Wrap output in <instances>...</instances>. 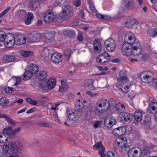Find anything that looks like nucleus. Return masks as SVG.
I'll return each instance as SVG.
<instances>
[{
    "label": "nucleus",
    "mask_w": 157,
    "mask_h": 157,
    "mask_svg": "<svg viewBox=\"0 0 157 157\" xmlns=\"http://www.w3.org/2000/svg\"><path fill=\"white\" fill-rule=\"evenodd\" d=\"M152 85L155 87L157 88V78L153 79Z\"/></svg>",
    "instance_id": "nucleus-61"
},
{
    "label": "nucleus",
    "mask_w": 157,
    "mask_h": 157,
    "mask_svg": "<svg viewBox=\"0 0 157 157\" xmlns=\"http://www.w3.org/2000/svg\"><path fill=\"white\" fill-rule=\"evenodd\" d=\"M14 57L13 56H6L3 57V60L6 62H11L14 59Z\"/></svg>",
    "instance_id": "nucleus-40"
},
{
    "label": "nucleus",
    "mask_w": 157,
    "mask_h": 157,
    "mask_svg": "<svg viewBox=\"0 0 157 157\" xmlns=\"http://www.w3.org/2000/svg\"><path fill=\"white\" fill-rule=\"evenodd\" d=\"M100 121H96L94 125V128H98L100 125Z\"/></svg>",
    "instance_id": "nucleus-60"
},
{
    "label": "nucleus",
    "mask_w": 157,
    "mask_h": 157,
    "mask_svg": "<svg viewBox=\"0 0 157 157\" xmlns=\"http://www.w3.org/2000/svg\"><path fill=\"white\" fill-rule=\"evenodd\" d=\"M128 10H132L134 7V2L133 0H129L126 5Z\"/></svg>",
    "instance_id": "nucleus-42"
},
{
    "label": "nucleus",
    "mask_w": 157,
    "mask_h": 157,
    "mask_svg": "<svg viewBox=\"0 0 157 157\" xmlns=\"http://www.w3.org/2000/svg\"><path fill=\"white\" fill-rule=\"evenodd\" d=\"M93 82V80L92 79H89L87 82L86 86L89 87L90 89L91 90L94 89Z\"/></svg>",
    "instance_id": "nucleus-43"
},
{
    "label": "nucleus",
    "mask_w": 157,
    "mask_h": 157,
    "mask_svg": "<svg viewBox=\"0 0 157 157\" xmlns=\"http://www.w3.org/2000/svg\"><path fill=\"white\" fill-rule=\"evenodd\" d=\"M16 83L14 85V86H17L19 84L21 81V79L20 77H16Z\"/></svg>",
    "instance_id": "nucleus-58"
},
{
    "label": "nucleus",
    "mask_w": 157,
    "mask_h": 157,
    "mask_svg": "<svg viewBox=\"0 0 157 157\" xmlns=\"http://www.w3.org/2000/svg\"><path fill=\"white\" fill-rule=\"evenodd\" d=\"M115 143L116 144L118 145L119 147H122L127 145V140L125 137H119L116 138Z\"/></svg>",
    "instance_id": "nucleus-19"
},
{
    "label": "nucleus",
    "mask_w": 157,
    "mask_h": 157,
    "mask_svg": "<svg viewBox=\"0 0 157 157\" xmlns=\"http://www.w3.org/2000/svg\"><path fill=\"white\" fill-rule=\"evenodd\" d=\"M14 36L15 44L17 45H21L25 42L26 38L22 34H17L15 35Z\"/></svg>",
    "instance_id": "nucleus-16"
},
{
    "label": "nucleus",
    "mask_w": 157,
    "mask_h": 157,
    "mask_svg": "<svg viewBox=\"0 0 157 157\" xmlns=\"http://www.w3.org/2000/svg\"><path fill=\"white\" fill-rule=\"evenodd\" d=\"M122 127H118L114 129L113 132V134L115 136H118L124 135L125 132H121L123 130Z\"/></svg>",
    "instance_id": "nucleus-25"
},
{
    "label": "nucleus",
    "mask_w": 157,
    "mask_h": 157,
    "mask_svg": "<svg viewBox=\"0 0 157 157\" xmlns=\"http://www.w3.org/2000/svg\"><path fill=\"white\" fill-rule=\"evenodd\" d=\"M93 148L94 150H99V153L101 157H105V155L104 154L105 148L101 142H100L94 145L93 146Z\"/></svg>",
    "instance_id": "nucleus-14"
},
{
    "label": "nucleus",
    "mask_w": 157,
    "mask_h": 157,
    "mask_svg": "<svg viewBox=\"0 0 157 157\" xmlns=\"http://www.w3.org/2000/svg\"><path fill=\"white\" fill-rule=\"evenodd\" d=\"M36 109L35 107L33 108L27 110L26 113L28 114L30 113L34 112L36 110Z\"/></svg>",
    "instance_id": "nucleus-59"
},
{
    "label": "nucleus",
    "mask_w": 157,
    "mask_h": 157,
    "mask_svg": "<svg viewBox=\"0 0 157 157\" xmlns=\"http://www.w3.org/2000/svg\"><path fill=\"white\" fill-rule=\"evenodd\" d=\"M136 40L135 35L131 33H126L124 36V42L131 45Z\"/></svg>",
    "instance_id": "nucleus-17"
},
{
    "label": "nucleus",
    "mask_w": 157,
    "mask_h": 157,
    "mask_svg": "<svg viewBox=\"0 0 157 157\" xmlns=\"http://www.w3.org/2000/svg\"><path fill=\"white\" fill-rule=\"evenodd\" d=\"M33 74V73L30 70L26 71L23 75V80H26L30 79Z\"/></svg>",
    "instance_id": "nucleus-31"
},
{
    "label": "nucleus",
    "mask_w": 157,
    "mask_h": 157,
    "mask_svg": "<svg viewBox=\"0 0 157 157\" xmlns=\"http://www.w3.org/2000/svg\"><path fill=\"white\" fill-rule=\"evenodd\" d=\"M124 71H121L120 72V77L117 78L118 82L116 84L117 87L120 89H121V87L124 85L122 81L128 80V78L125 75H123Z\"/></svg>",
    "instance_id": "nucleus-13"
},
{
    "label": "nucleus",
    "mask_w": 157,
    "mask_h": 157,
    "mask_svg": "<svg viewBox=\"0 0 157 157\" xmlns=\"http://www.w3.org/2000/svg\"><path fill=\"white\" fill-rule=\"evenodd\" d=\"M135 96V94L133 92L130 93L128 95V97L131 99H133Z\"/></svg>",
    "instance_id": "nucleus-62"
},
{
    "label": "nucleus",
    "mask_w": 157,
    "mask_h": 157,
    "mask_svg": "<svg viewBox=\"0 0 157 157\" xmlns=\"http://www.w3.org/2000/svg\"><path fill=\"white\" fill-rule=\"evenodd\" d=\"M110 107L109 101L105 99L100 100L96 103V112L102 113L107 111Z\"/></svg>",
    "instance_id": "nucleus-2"
},
{
    "label": "nucleus",
    "mask_w": 157,
    "mask_h": 157,
    "mask_svg": "<svg viewBox=\"0 0 157 157\" xmlns=\"http://www.w3.org/2000/svg\"><path fill=\"white\" fill-rule=\"evenodd\" d=\"M38 124L40 126L46 127H50V125L49 124L42 121L38 122Z\"/></svg>",
    "instance_id": "nucleus-47"
},
{
    "label": "nucleus",
    "mask_w": 157,
    "mask_h": 157,
    "mask_svg": "<svg viewBox=\"0 0 157 157\" xmlns=\"http://www.w3.org/2000/svg\"><path fill=\"white\" fill-rule=\"evenodd\" d=\"M116 120L114 117L107 118L104 120L105 125L108 127H112L115 124Z\"/></svg>",
    "instance_id": "nucleus-22"
},
{
    "label": "nucleus",
    "mask_w": 157,
    "mask_h": 157,
    "mask_svg": "<svg viewBox=\"0 0 157 157\" xmlns=\"http://www.w3.org/2000/svg\"><path fill=\"white\" fill-rule=\"evenodd\" d=\"M5 45L6 47L8 48H11L15 44V36L11 33L8 34L6 35V37L5 41Z\"/></svg>",
    "instance_id": "nucleus-8"
},
{
    "label": "nucleus",
    "mask_w": 157,
    "mask_h": 157,
    "mask_svg": "<svg viewBox=\"0 0 157 157\" xmlns=\"http://www.w3.org/2000/svg\"><path fill=\"white\" fill-rule=\"evenodd\" d=\"M9 102L8 99L6 98H2L0 99V105L2 107L7 106Z\"/></svg>",
    "instance_id": "nucleus-37"
},
{
    "label": "nucleus",
    "mask_w": 157,
    "mask_h": 157,
    "mask_svg": "<svg viewBox=\"0 0 157 157\" xmlns=\"http://www.w3.org/2000/svg\"><path fill=\"white\" fill-rule=\"evenodd\" d=\"M61 86L59 87V91L61 92L66 91L68 88L66 82L63 80H62L61 82Z\"/></svg>",
    "instance_id": "nucleus-30"
},
{
    "label": "nucleus",
    "mask_w": 157,
    "mask_h": 157,
    "mask_svg": "<svg viewBox=\"0 0 157 157\" xmlns=\"http://www.w3.org/2000/svg\"><path fill=\"white\" fill-rule=\"evenodd\" d=\"M122 49L125 54L129 55L132 53V49L130 46V44L125 42L122 45Z\"/></svg>",
    "instance_id": "nucleus-18"
},
{
    "label": "nucleus",
    "mask_w": 157,
    "mask_h": 157,
    "mask_svg": "<svg viewBox=\"0 0 157 157\" xmlns=\"http://www.w3.org/2000/svg\"><path fill=\"white\" fill-rule=\"evenodd\" d=\"M6 121L8 122V123L12 125H15V124L13 120H12L10 118L8 117V116L6 119Z\"/></svg>",
    "instance_id": "nucleus-52"
},
{
    "label": "nucleus",
    "mask_w": 157,
    "mask_h": 157,
    "mask_svg": "<svg viewBox=\"0 0 157 157\" xmlns=\"http://www.w3.org/2000/svg\"><path fill=\"white\" fill-rule=\"evenodd\" d=\"M141 81L145 83H149L153 80L154 77L153 74L149 71H144L140 74Z\"/></svg>",
    "instance_id": "nucleus-4"
},
{
    "label": "nucleus",
    "mask_w": 157,
    "mask_h": 157,
    "mask_svg": "<svg viewBox=\"0 0 157 157\" xmlns=\"http://www.w3.org/2000/svg\"><path fill=\"white\" fill-rule=\"evenodd\" d=\"M63 33L65 35L71 37L74 36L75 34V32L71 30H65L63 31Z\"/></svg>",
    "instance_id": "nucleus-36"
},
{
    "label": "nucleus",
    "mask_w": 157,
    "mask_h": 157,
    "mask_svg": "<svg viewBox=\"0 0 157 157\" xmlns=\"http://www.w3.org/2000/svg\"><path fill=\"white\" fill-rule=\"evenodd\" d=\"M29 68L33 74L36 73L38 70V67L37 66L33 63H31L30 64Z\"/></svg>",
    "instance_id": "nucleus-34"
},
{
    "label": "nucleus",
    "mask_w": 157,
    "mask_h": 157,
    "mask_svg": "<svg viewBox=\"0 0 157 157\" xmlns=\"http://www.w3.org/2000/svg\"><path fill=\"white\" fill-rule=\"evenodd\" d=\"M26 101L28 103L31 105L35 106H39L40 105L39 104H38L37 101L29 98H26Z\"/></svg>",
    "instance_id": "nucleus-39"
},
{
    "label": "nucleus",
    "mask_w": 157,
    "mask_h": 157,
    "mask_svg": "<svg viewBox=\"0 0 157 157\" xmlns=\"http://www.w3.org/2000/svg\"><path fill=\"white\" fill-rule=\"evenodd\" d=\"M34 17V15L33 13L31 12L28 13L27 18L25 21V24L26 25L30 24Z\"/></svg>",
    "instance_id": "nucleus-27"
},
{
    "label": "nucleus",
    "mask_w": 157,
    "mask_h": 157,
    "mask_svg": "<svg viewBox=\"0 0 157 157\" xmlns=\"http://www.w3.org/2000/svg\"><path fill=\"white\" fill-rule=\"evenodd\" d=\"M21 128L20 127H19L16 128H15L13 130H12V135L13 136L16 134L17 133L21 130Z\"/></svg>",
    "instance_id": "nucleus-57"
},
{
    "label": "nucleus",
    "mask_w": 157,
    "mask_h": 157,
    "mask_svg": "<svg viewBox=\"0 0 157 157\" xmlns=\"http://www.w3.org/2000/svg\"><path fill=\"white\" fill-rule=\"evenodd\" d=\"M54 16L51 10H48L46 14L44 16V22L47 24H50L54 21Z\"/></svg>",
    "instance_id": "nucleus-11"
},
{
    "label": "nucleus",
    "mask_w": 157,
    "mask_h": 157,
    "mask_svg": "<svg viewBox=\"0 0 157 157\" xmlns=\"http://www.w3.org/2000/svg\"><path fill=\"white\" fill-rule=\"evenodd\" d=\"M130 148L128 145H126L122 147H119V150L120 152L123 154H128V152L129 151Z\"/></svg>",
    "instance_id": "nucleus-26"
},
{
    "label": "nucleus",
    "mask_w": 157,
    "mask_h": 157,
    "mask_svg": "<svg viewBox=\"0 0 157 157\" xmlns=\"http://www.w3.org/2000/svg\"><path fill=\"white\" fill-rule=\"evenodd\" d=\"M106 157H114V153L112 152H109L106 155Z\"/></svg>",
    "instance_id": "nucleus-64"
},
{
    "label": "nucleus",
    "mask_w": 157,
    "mask_h": 157,
    "mask_svg": "<svg viewBox=\"0 0 157 157\" xmlns=\"http://www.w3.org/2000/svg\"><path fill=\"white\" fill-rule=\"evenodd\" d=\"M45 37L47 39L50 40L53 37V36L52 33L48 32L45 33Z\"/></svg>",
    "instance_id": "nucleus-49"
},
{
    "label": "nucleus",
    "mask_w": 157,
    "mask_h": 157,
    "mask_svg": "<svg viewBox=\"0 0 157 157\" xmlns=\"http://www.w3.org/2000/svg\"><path fill=\"white\" fill-rule=\"evenodd\" d=\"M10 7H8L4 11L0 13V18L2 17L4 15H5L8 11L10 10Z\"/></svg>",
    "instance_id": "nucleus-51"
},
{
    "label": "nucleus",
    "mask_w": 157,
    "mask_h": 157,
    "mask_svg": "<svg viewBox=\"0 0 157 157\" xmlns=\"http://www.w3.org/2000/svg\"><path fill=\"white\" fill-rule=\"evenodd\" d=\"M83 107V105L82 103L80 102V100H78L76 102L75 109L76 111L80 112L81 111Z\"/></svg>",
    "instance_id": "nucleus-33"
},
{
    "label": "nucleus",
    "mask_w": 157,
    "mask_h": 157,
    "mask_svg": "<svg viewBox=\"0 0 157 157\" xmlns=\"http://www.w3.org/2000/svg\"><path fill=\"white\" fill-rule=\"evenodd\" d=\"M14 89L11 87L6 88L5 90V92L7 93H11L14 91Z\"/></svg>",
    "instance_id": "nucleus-53"
},
{
    "label": "nucleus",
    "mask_w": 157,
    "mask_h": 157,
    "mask_svg": "<svg viewBox=\"0 0 157 157\" xmlns=\"http://www.w3.org/2000/svg\"><path fill=\"white\" fill-rule=\"evenodd\" d=\"M20 53L25 57L32 56L34 55V53L30 51H25L21 50L20 51Z\"/></svg>",
    "instance_id": "nucleus-29"
},
{
    "label": "nucleus",
    "mask_w": 157,
    "mask_h": 157,
    "mask_svg": "<svg viewBox=\"0 0 157 157\" xmlns=\"http://www.w3.org/2000/svg\"><path fill=\"white\" fill-rule=\"evenodd\" d=\"M148 108V111L149 113H151V110L153 112H157V102H156L155 100L152 98H149Z\"/></svg>",
    "instance_id": "nucleus-15"
},
{
    "label": "nucleus",
    "mask_w": 157,
    "mask_h": 157,
    "mask_svg": "<svg viewBox=\"0 0 157 157\" xmlns=\"http://www.w3.org/2000/svg\"><path fill=\"white\" fill-rule=\"evenodd\" d=\"M6 35L4 32L0 31V41L3 42L5 41Z\"/></svg>",
    "instance_id": "nucleus-46"
},
{
    "label": "nucleus",
    "mask_w": 157,
    "mask_h": 157,
    "mask_svg": "<svg viewBox=\"0 0 157 157\" xmlns=\"http://www.w3.org/2000/svg\"><path fill=\"white\" fill-rule=\"evenodd\" d=\"M37 77L40 80H44H44V79L46 78L47 75V73L44 71H40L37 72Z\"/></svg>",
    "instance_id": "nucleus-24"
},
{
    "label": "nucleus",
    "mask_w": 157,
    "mask_h": 157,
    "mask_svg": "<svg viewBox=\"0 0 157 157\" xmlns=\"http://www.w3.org/2000/svg\"><path fill=\"white\" fill-rule=\"evenodd\" d=\"M136 22V20L132 18L125 22V23L127 26L130 27L133 25Z\"/></svg>",
    "instance_id": "nucleus-41"
},
{
    "label": "nucleus",
    "mask_w": 157,
    "mask_h": 157,
    "mask_svg": "<svg viewBox=\"0 0 157 157\" xmlns=\"http://www.w3.org/2000/svg\"><path fill=\"white\" fill-rule=\"evenodd\" d=\"M7 139H5V136H2L0 135V142L1 143H4L7 141Z\"/></svg>",
    "instance_id": "nucleus-56"
},
{
    "label": "nucleus",
    "mask_w": 157,
    "mask_h": 157,
    "mask_svg": "<svg viewBox=\"0 0 157 157\" xmlns=\"http://www.w3.org/2000/svg\"><path fill=\"white\" fill-rule=\"evenodd\" d=\"M67 113L68 117L70 119L72 120L75 118L74 113L72 110H69Z\"/></svg>",
    "instance_id": "nucleus-48"
},
{
    "label": "nucleus",
    "mask_w": 157,
    "mask_h": 157,
    "mask_svg": "<svg viewBox=\"0 0 157 157\" xmlns=\"http://www.w3.org/2000/svg\"><path fill=\"white\" fill-rule=\"evenodd\" d=\"M73 15L72 8L69 6H65L62 9V11L56 17L57 21L60 23L70 19Z\"/></svg>",
    "instance_id": "nucleus-1"
},
{
    "label": "nucleus",
    "mask_w": 157,
    "mask_h": 157,
    "mask_svg": "<svg viewBox=\"0 0 157 157\" xmlns=\"http://www.w3.org/2000/svg\"><path fill=\"white\" fill-rule=\"evenodd\" d=\"M130 87V86H126L123 88H121V90L124 93H127L129 90V89Z\"/></svg>",
    "instance_id": "nucleus-54"
},
{
    "label": "nucleus",
    "mask_w": 157,
    "mask_h": 157,
    "mask_svg": "<svg viewBox=\"0 0 157 157\" xmlns=\"http://www.w3.org/2000/svg\"><path fill=\"white\" fill-rule=\"evenodd\" d=\"M110 57L108 53L105 52L98 55L96 58L97 62L104 63L108 62Z\"/></svg>",
    "instance_id": "nucleus-10"
},
{
    "label": "nucleus",
    "mask_w": 157,
    "mask_h": 157,
    "mask_svg": "<svg viewBox=\"0 0 157 157\" xmlns=\"http://www.w3.org/2000/svg\"><path fill=\"white\" fill-rule=\"evenodd\" d=\"M130 46L132 49V53L134 55H139L142 52V49L138 41L136 40L132 44L130 45Z\"/></svg>",
    "instance_id": "nucleus-9"
},
{
    "label": "nucleus",
    "mask_w": 157,
    "mask_h": 157,
    "mask_svg": "<svg viewBox=\"0 0 157 157\" xmlns=\"http://www.w3.org/2000/svg\"><path fill=\"white\" fill-rule=\"evenodd\" d=\"M128 157H139L138 151L136 148L130 149L128 154Z\"/></svg>",
    "instance_id": "nucleus-23"
},
{
    "label": "nucleus",
    "mask_w": 157,
    "mask_h": 157,
    "mask_svg": "<svg viewBox=\"0 0 157 157\" xmlns=\"http://www.w3.org/2000/svg\"><path fill=\"white\" fill-rule=\"evenodd\" d=\"M73 3L75 6L78 7L81 5V2L80 0H74Z\"/></svg>",
    "instance_id": "nucleus-55"
},
{
    "label": "nucleus",
    "mask_w": 157,
    "mask_h": 157,
    "mask_svg": "<svg viewBox=\"0 0 157 157\" xmlns=\"http://www.w3.org/2000/svg\"><path fill=\"white\" fill-rule=\"evenodd\" d=\"M96 17L99 19L104 20H109L110 19V17L107 15H103L98 13L96 14Z\"/></svg>",
    "instance_id": "nucleus-44"
},
{
    "label": "nucleus",
    "mask_w": 157,
    "mask_h": 157,
    "mask_svg": "<svg viewBox=\"0 0 157 157\" xmlns=\"http://www.w3.org/2000/svg\"><path fill=\"white\" fill-rule=\"evenodd\" d=\"M78 39L79 41H82L83 39V36L82 34H78Z\"/></svg>",
    "instance_id": "nucleus-63"
},
{
    "label": "nucleus",
    "mask_w": 157,
    "mask_h": 157,
    "mask_svg": "<svg viewBox=\"0 0 157 157\" xmlns=\"http://www.w3.org/2000/svg\"><path fill=\"white\" fill-rule=\"evenodd\" d=\"M71 54V51L69 49H67L64 52V55L67 60L69 59Z\"/></svg>",
    "instance_id": "nucleus-45"
},
{
    "label": "nucleus",
    "mask_w": 157,
    "mask_h": 157,
    "mask_svg": "<svg viewBox=\"0 0 157 157\" xmlns=\"http://www.w3.org/2000/svg\"><path fill=\"white\" fill-rule=\"evenodd\" d=\"M43 83H40L39 86L42 88V91L44 92H48L49 90H51L55 86L56 84L55 79L54 78H51L48 81L47 84L44 80Z\"/></svg>",
    "instance_id": "nucleus-3"
},
{
    "label": "nucleus",
    "mask_w": 157,
    "mask_h": 157,
    "mask_svg": "<svg viewBox=\"0 0 157 157\" xmlns=\"http://www.w3.org/2000/svg\"><path fill=\"white\" fill-rule=\"evenodd\" d=\"M42 37V35L38 32L35 31L29 34L28 37L29 42H37L39 41Z\"/></svg>",
    "instance_id": "nucleus-6"
},
{
    "label": "nucleus",
    "mask_w": 157,
    "mask_h": 157,
    "mask_svg": "<svg viewBox=\"0 0 157 157\" xmlns=\"http://www.w3.org/2000/svg\"><path fill=\"white\" fill-rule=\"evenodd\" d=\"M51 59L53 62L58 63L61 62L63 59L62 56L58 53H54L51 57Z\"/></svg>",
    "instance_id": "nucleus-20"
},
{
    "label": "nucleus",
    "mask_w": 157,
    "mask_h": 157,
    "mask_svg": "<svg viewBox=\"0 0 157 157\" xmlns=\"http://www.w3.org/2000/svg\"><path fill=\"white\" fill-rule=\"evenodd\" d=\"M14 144L10 143H6L3 147V152L5 154H11L13 153L15 147Z\"/></svg>",
    "instance_id": "nucleus-12"
},
{
    "label": "nucleus",
    "mask_w": 157,
    "mask_h": 157,
    "mask_svg": "<svg viewBox=\"0 0 157 157\" xmlns=\"http://www.w3.org/2000/svg\"><path fill=\"white\" fill-rule=\"evenodd\" d=\"M115 107L117 110L120 113L124 112L125 110V106L123 104H121V103L119 102L115 105Z\"/></svg>",
    "instance_id": "nucleus-32"
},
{
    "label": "nucleus",
    "mask_w": 157,
    "mask_h": 157,
    "mask_svg": "<svg viewBox=\"0 0 157 157\" xmlns=\"http://www.w3.org/2000/svg\"><path fill=\"white\" fill-rule=\"evenodd\" d=\"M12 129V128L11 127H9L4 128L3 130L4 136H5V135H6L10 137L11 136H13Z\"/></svg>",
    "instance_id": "nucleus-35"
},
{
    "label": "nucleus",
    "mask_w": 157,
    "mask_h": 157,
    "mask_svg": "<svg viewBox=\"0 0 157 157\" xmlns=\"http://www.w3.org/2000/svg\"><path fill=\"white\" fill-rule=\"evenodd\" d=\"M105 46L108 51L112 52L116 48V45L115 41L113 39L109 38L106 40L105 43Z\"/></svg>",
    "instance_id": "nucleus-7"
},
{
    "label": "nucleus",
    "mask_w": 157,
    "mask_h": 157,
    "mask_svg": "<svg viewBox=\"0 0 157 157\" xmlns=\"http://www.w3.org/2000/svg\"><path fill=\"white\" fill-rule=\"evenodd\" d=\"M134 117L137 121L140 122L142 119V114L139 111H136L134 113Z\"/></svg>",
    "instance_id": "nucleus-28"
},
{
    "label": "nucleus",
    "mask_w": 157,
    "mask_h": 157,
    "mask_svg": "<svg viewBox=\"0 0 157 157\" xmlns=\"http://www.w3.org/2000/svg\"><path fill=\"white\" fill-rule=\"evenodd\" d=\"M147 33L150 36L154 37L157 36V29L154 28L151 29H149L147 31Z\"/></svg>",
    "instance_id": "nucleus-38"
},
{
    "label": "nucleus",
    "mask_w": 157,
    "mask_h": 157,
    "mask_svg": "<svg viewBox=\"0 0 157 157\" xmlns=\"http://www.w3.org/2000/svg\"><path fill=\"white\" fill-rule=\"evenodd\" d=\"M119 117L120 118L121 121L125 124L131 122L133 118L132 114L128 113L125 112L120 113Z\"/></svg>",
    "instance_id": "nucleus-5"
},
{
    "label": "nucleus",
    "mask_w": 157,
    "mask_h": 157,
    "mask_svg": "<svg viewBox=\"0 0 157 157\" xmlns=\"http://www.w3.org/2000/svg\"><path fill=\"white\" fill-rule=\"evenodd\" d=\"M89 8L93 12H95L96 11V9L93 2H91L90 4Z\"/></svg>",
    "instance_id": "nucleus-50"
},
{
    "label": "nucleus",
    "mask_w": 157,
    "mask_h": 157,
    "mask_svg": "<svg viewBox=\"0 0 157 157\" xmlns=\"http://www.w3.org/2000/svg\"><path fill=\"white\" fill-rule=\"evenodd\" d=\"M94 49L95 52H100L101 50V42L98 39H95L93 41Z\"/></svg>",
    "instance_id": "nucleus-21"
}]
</instances>
